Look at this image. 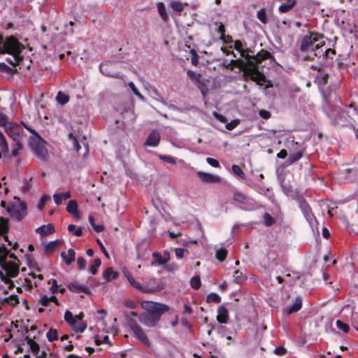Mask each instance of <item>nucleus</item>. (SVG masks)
Segmentation results:
<instances>
[{
  "label": "nucleus",
  "instance_id": "1",
  "mask_svg": "<svg viewBox=\"0 0 358 358\" xmlns=\"http://www.w3.org/2000/svg\"><path fill=\"white\" fill-rule=\"evenodd\" d=\"M141 306L145 312L139 315L138 320L141 324L150 327H155L162 315L169 310L166 305L153 301H142Z\"/></svg>",
  "mask_w": 358,
  "mask_h": 358
},
{
  "label": "nucleus",
  "instance_id": "2",
  "mask_svg": "<svg viewBox=\"0 0 358 358\" xmlns=\"http://www.w3.org/2000/svg\"><path fill=\"white\" fill-rule=\"evenodd\" d=\"M4 52L11 55L6 61L12 65H17L22 59L21 52L24 50V45L14 37L10 36L6 38L3 43Z\"/></svg>",
  "mask_w": 358,
  "mask_h": 358
},
{
  "label": "nucleus",
  "instance_id": "3",
  "mask_svg": "<svg viewBox=\"0 0 358 358\" xmlns=\"http://www.w3.org/2000/svg\"><path fill=\"white\" fill-rule=\"evenodd\" d=\"M238 61L231 60V64H236ZM241 63V67L244 71V73L249 76L251 80L257 82L258 84L265 83L266 78L265 76L261 73L259 70V66H254L253 63L250 62V64H243V61H239Z\"/></svg>",
  "mask_w": 358,
  "mask_h": 358
},
{
  "label": "nucleus",
  "instance_id": "4",
  "mask_svg": "<svg viewBox=\"0 0 358 358\" xmlns=\"http://www.w3.org/2000/svg\"><path fill=\"white\" fill-rule=\"evenodd\" d=\"M84 314L80 313L73 316L72 313L66 310L64 313L65 321L71 327L76 333H83L87 328V324L83 321Z\"/></svg>",
  "mask_w": 358,
  "mask_h": 358
},
{
  "label": "nucleus",
  "instance_id": "5",
  "mask_svg": "<svg viewBox=\"0 0 358 358\" xmlns=\"http://www.w3.org/2000/svg\"><path fill=\"white\" fill-rule=\"evenodd\" d=\"M46 142L41 136L38 138H29V145L34 154L41 160H46L48 157V152L45 148Z\"/></svg>",
  "mask_w": 358,
  "mask_h": 358
},
{
  "label": "nucleus",
  "instance_id": "6",
  "mask_svg": "<svg viewBox=\"0 0 358 358\" xmlns=\"http://www.w3.org/2000/svg\"><path fill=\"white\" fill-rule=\"evenodd\" d=\"M322 39V36L317 33L310 32L302 38L300 50L301 52L313 51L315 45Z\"/></svg>",
  "mask_w": 358,
  "mask_h": 358
},
{
  "label": "nucleus",
  "instance_id": "7",
  "mask_svg": "<svg viewBox=\"0 0 358 358\" xmlns=\"http://www.w3.org/2000/svg\"><path fill=\"white\" fill-rule=\"evenodd\" d=\"M297 202L299 207L300 208L301 212L303 213L305 218L310 227L312 228L314 227H317V220L312 212L309 204L303 198H299L297 199Z\"/></svg>",
  "mask_w": 358,
  "mask_h": 358
},
{
  "label": "nucleus",
  "instance_id": "8",
  "mask_svg": "<svg viewBox=\"0 0 358 358\" xmlns=\"http://www.w3.org/2000/svg\"><path fill=\"white\" fill-rule=\"evenodd\" d=\"M26 209L27 206L25 203L17 201L12 203L11 206L8 208V211L13 219L20 221L25 216Z\"/></svg>",
  "mask_w": 358,
  "mask_h": 358
},
{
  "label": "nucleus",
  "instance_id": "9",
  "mask_svg": "<svg viewBox=\"0 0 358 358\" xmlns=\"http://www.w3.org/2000/svg\"><path fill=\"white\" fill-rule=\"evenodd\" d=\"M129 324L135 334L136 337L145 345H149L150 341L142 328L138 325L134 320H129Z\"/></svg>",
  "mask_w": 358,
  "mask_h": 358
},
{
  "label": "nucleus",
  "instance_id": "10",
  "mask_svg": "<svg viewBox=\"0 0 358 358\" xmlns=\"http://www.w3.org/2000/svg\"><path fill=\"white\" fill-rule=\"evenodd\" d=\"M272 57V55L267 50H262L259 51L255 56L248 55V58H247L246 61L243 62V64H250L253 63L254 66H258V64L261 63L262 61Z\"/></svg>",
  "mask_w": 358,
  "mask_h": 358
},
{
  "label": "nucleus",
  "instance_id": "11",
  "mask_svg": "<svg viewBox=\"0 0 358 358\" xmlns=\"http://www.w3.org/2000/svg\"><path fill=\"white\" fill-rule=\"evenodd\" d=\"M1 267L5 271L9 278H15L19 273V263L16 262H3Z\"/></svg>",
  "mask_w": 358,
  "mask_h": 358
},
{
  "label": "nucleus",
  "instance_id": "12",
  "mask_svg": "<svg viewBox=\"0 0 358 358\" xmlns=\"http://www.w3.org/2000/svg\"><path fill=\"white\" fill-rule=\"evenodd\" d=\"M7 134L11 137L15 141H19V137L22 131V127L17 123L10 122L4 128Z\"/></svg>",
  "mask_w": 358,
  "mask_h": 358
},
{
  "label": "nucleus",
  "instance_id": "13",
  "mask_svg": "<svg viewBox=\"0 0 358 358\" xmlns=\"http://www.w3.org/2000/svg\"><path fill=\"white\" fill-rule=\"evenodd\" d=\"M113 64L110 62L102 63L99 66L100 72L105 76L120 78L122 76L113 70Z\"/></svg>",
  "mask_w": 358,
  "mask_h": 358
},
{
  "label": "nucleus",
  "instance_id": "14",
  "mask_svg": "<svg viewBox=\"0 0 358 358\" xmlns=\"http://www.w3.org/2000/svg\"><path fill=\"white\" fill-rule=\"evenodd\" d=\"M25 341H27V344L29 345V348L33 352V354L38 358H46L47 354L45 351L41 350L40 346L38 343H36L35 341H34L31 338H29L28 336H26Z\"/></svg>",
  "mask_w": 358,
  "mask_h": 358
},
{
  "label": "nucleus",
  "instance_id": "15",
  "mask_svg": "<svg viewBox=\"0 0 358 358\" xmlns=\"http://www.w3.org/2000/svg\"><path fill=\"white\" fill-rule=\"evenodd\" d=\"M313 51L314 52V55L317 57H326L329 52L334 53V50L324 47V43L322 39L315 45V48L313 50Z\"/></svg>",
  "mask_w": 358,
  "mask_h": 358
},
{
  "label": "nucleus",
  "instance_id": "16",
  "mask_svg": "<svg viewBox=\"0 0 358 358\" xmlns=\"http://www.w3.org/2000/svg\"><path fill=\"white\" fill-rule=\"evenodd\" d=\"M196 174L198 177L204 182L217 183L220 181V177L217 175H214L203 171H198Z\"/></svg>",
  "mask_w": 358,
  "mask_h": 358
},
{
  "label": "nucleus",
  "instance_id": "17",
  "mask_svg": "<svg viewBox=\"0 0 358 358\" xmlns=\"http://www.w3.org/2000/svg\"><path fill=\"white\" fill-rule=\"evenodd\" d=\"M68 288L70 291L73 293H85L87 294H90L91 291L90 288L86 285H82L78 284V282H72L68 285Z\"/></svg>",
  "mask_w": 358,
  "mask_h": 358
},
{
  "label": "nucleus",
  "instance_id": "18",
  "mask_svg": "<svg viewBox=\"0 0 358 358\" xmlns=\"http://www.w3.org/2000/svg\"><path fill=\"white\" fill-rule=\"evenodd\" d=\"M160 141V134L158 131L153 130L148 136L145 144L148 146L156 147Z\"/></svg>",
  "mask_w": 358,
  "mask_h": 358
},
{
  "label": "nucleus",
  "instance_id": "19",
  "mask_svg": "<svg viewBox=\"0 0 358 358\" xmlns=\"http://www.w3.org/2000/svg\"><path fill=\"white\" fill-rule=\"evenodd\" d=\"M124 275L135 289L140 290L143 292H148V289L144 288L138 282H137L134 279V278L132 276L131 273L129 271H124Z\"/></svg>",
  "mask_w": 358,
  "mask_h": 358
},
{
  "label": "nucleus",
  "instance_id": "20",
  "mask_svg": "<svg viewBox=\"0 0 358 358\" xmlns=\"http://www.w3.org/2000/svg\"><path fill=\"white\" fill-rule=\"evenodd\" d=\"M301 307L302 299L298 296L295 299L293 303L285 310V313L287 314H292L293 313L298 312Z\"/></svg>",
  "mask_w": 358,
  "mask_h": 358
},
{
  "label": "nucleus",
  "instance_id": "21",
  "mask_svg": "<svg viewBox=\"0 0 358 358\" xmlns=\"http://www.w3.org/2000/svg\"><path fill=\"white\" fill-rule=\"evenodd\" d=\"M229 314L227 309L222 306L217 309V320L220 323L225 324L227 322Z\"/></svg>",
  "mask_w": 358,
  "mask_h": 358
},
{
  "label": "nucleus",
  "instance_id": "22",
  "mask_svg": "<svg viewBox=\"0 0 358 358\" xmlns=\"http://www.w3.org/2000/svg\"><path fill=\"white\" fill-rule=\"evenodd\" d=\"M61 257L66 265H70L76 259V252L72 248H70L67 252H62Z\"/></svg>",
  "mask_w": 358,
  "mask_h": 358
},
{
  "label": "nucleus",
  "instance_id": "23",
  "mask_svg": "<svg viewBox=\"0 0 358 358\" xmlns=\"http://www.w3.org/2000/svg\"><path fill=\"white\" fill-rule=\"evenodd\" d=\"M343 174L350 182H355L358 180V169H346L344 170Z\"/></svg>",
  "mask_w": 358,
  "mask_h": 358
},
{
  "label": "nucleus",
  "instance_id": "24",
  "mask_svg": "<svg viewBox=\"0 0 358 358\" xmlns=\"http://www.w3.org/2000/svg\"><path fill=\"white\" fill-rule=\"evenodd\" d=\"M66 210L73 216L79 217V213L78 211V204L74 200H71L68 202L66 206Z\"/></svg>",
  "mask_w": 358,
  "mask_h": 358
},
{
  "label": "nucleus",
  "instance_id": "25",
  "mask_svg": "<svg viewBox=\"0 0 358 358\" xmlns=\"http://www.w3.org/2000/svg\"><path fill=\"white\" fill-rule=\"evenodd\" d=\"M36 231L41 236H48L54 232V227L51 224L43 225L36 229Z\"/></svg>",
  "mask_w": 358,
  "mask_h": 358
},
{
  "label": "nucleus",
  "instance_id": "26",
  "mask_svg": "<svg viewBox=\"0 0 358 358\" xmlns=\"http://www.w3.org/2000/svg\"><path fill=\"white\" fill-rule=\"evenodd\" d=\"M188 6L187 3H182L177 1H172L170 3V7L176 12H182L186 6Z\"/></svg>",
  "mask_w": 358,
  "mask_h": 358
},
{
  "label": "nucleus",
  "instance_id": "27",
  "mask_svg": "<svg viewBox=\"0 0 358 358\" xmlns=\"http://www.w3.org/2000/svg\"><path fill=\"white\" fill-rule=\"evenodd\" d=\"M234 48L241 53V56L243 57L245 60L248 58V52L250 50L248 49L243 50V44L240 41H236L234 42Z\"/></svg>",
  "mask_w": 358,
  "mask_h": 358
},
{
  "label": "nucleus",
  "instance_id": "28",
  "mask_svg": "<svg viewBox=\"0 0 358 358\" xmlns=\"http://www.w3.org/2000/svg\"><path fill=\"white\" fill-rule=\"evenodd\" d=\"M187 75L188 78H189L195 85L201 80V74L196 71L188 70L187 71Z\"/></svg>",
  "mask_w": 358,
  "mask_h": 358
},
{
  "label": "nucleus",
  "instance_id": "29",
  "mask_svg": "<svg viewBox=\"0 0 358 358\" xmlns=\"http://www.w3.org/2000/svg\"><path fill=\"white\" fill-rule=\"evenodd\" d=\"M55 99L57 103L62 106L65 105L69 101V96L61 91L58 92Z\"/></svg>",
  "mask_w": 358,
  "mask_h": 358
},
{
  "label": "nucleus",
  "instance_id": "30",
  "mask_svg": "<svg viewBox=\"0 0 358 358\" xmlns=\"http://www.w3.org/2000/svg\"><path fill=\"white\" fill-rule=\"evenodd\" d=\"M234 201L241 203L247 204L250 203V199L248 196H246L244 194L241 192H236L234 194Z\"/></svg>",
  "mask_w": 358,
  "mask_h": 358
},
{
  "label": "nucleus",
  "instance_id": "31",
  "mask_svg": "<svg viewBox=\"0 0 358 358\" xmlns=\"http://www.w3.org/2000/svg\"><path fill=\"white\" fill-rule=\"evenodd\" d=\"M302 155H303V154L301 152H296L290 154L289 157L287 159V164L291 165L293 163L299 161L302 157Z\"/></svg>",
  "mask_w": 358,
  "mask_h": 358
},
{
  "label": "nucleus",
  "instance_id": "32",
  "mask_svg": "<svg viewBox=\"0 0 358 358\" xmlns=\"http://www.w3.org/2000/svg\"><path fill=\"white\" fill-rule=\"evenodd\" d=\"M281 187L282 189L283 192L288 196H293V189L292 187L290 185L289 182H286L285 180L281 182Z\"/></svg>",
  "mask_w": 358,
  "mask_h": 358
},
{
  "label": "nucleus",
  "instance_id": "33",
  "mask_svg": "<svg viewBox=\"0 0 358 358\" xmlns=\"http://www.w3.org/2000/svg\"><path fill=\"white\" fill-rule=\"evenodd\" d=\"M103 278L106 281L115 279L117 277V273L114 272L113 268H107L103 273Z\"/></svg>",
  "mask_w": 358,
  "mask_h": 358
},
{
  "label": "nucleus",
  "instance_id": "34",
  "mask_svg": "<svg viewBox=\"0 0 358 358\" xmlns=\"http://www.w3.org/2000/svg\"><path fill=\"white\" fill-rule=\"evenodd\" d=\"M296 4V1L294 0L290 3H282L279 6V11L280 13H287L291 10Z\"/></svg>",
  "mask_w": 358,
  "mask_h": 358
},
{
  "label": "nucleus",
  "instance_id": "35",
  "mask_svg": "<svg viewBox=\"0 0 358 358\" xmlns=\"http://www.w3.org/2000/svg\"><path fill=\"white\" fill-rule=\"evenodd\" d=\"M152 257L155 258L156 262L159 265H164L169 261L168 258H163L159 252H154Z\"/></svg>",
  "mask_w": 358,
  "mask_h": 358
},
{
  "label": "nucleus",
  "instance_id": "36",
  "mask_svg": "<svg viewBox=\"0 0 358 358\" xmlns=\"http://www.w3.org/2000/svg\"><path fill=\"white\" fill-rule=\"evenodd\" d=\"M231 171H232V173L235 176H238L239 178H241L242 179H244L245 178V175L244 172L242 171V169H241V167L239 166L234 164L231 166Z\"/></svg>",
  "mask_w": 358,
  "mask_h": 358
},
{
  "label": "nucleus",
  "instance_id": "37",
  "mask_svg": "<svg viewBox=\"0 0 358 358\" xmlns=\"http://www.w3.org/2000/svg\"><path fill=\"white\" fill-rule=\"evenodd\" d=\"M206 301L208 303H219L221 301V297L216 293L211 292L207 296Z\"/></svg>",
  "mask_w": 358,
  "mask_h": 358
},
{
  "label": "nucleus",
  "instance_id": "38",
  "mask_svg": "<svg viewBox=\"0 0 358 358\" xmlns=\"http://www.w3.org/2000/svg\"><path fill=\"white\" fill-rule=\"evenodd\" d=\"M8 255V250L3 244L0 245V265L2 262H6Z\"/></svg>",
  "mask_w": 358,
  "mask_h": 358
},
{
  "label": "nucleus",
  "instance_id": "39",
  "mask_svg": "<svg viewBox=\"0 0 358 358\" xmlns=\"http://www.w3.org/2000/svg\"><path fill=\"white\" fill-rule=\"evenodd\" d=\"M157 8L159 15L162 17L163 20H165L167 18L165 5L162 2H159L157 4Z\"/></svg>",
  "mask_w": 358,
  "mask_h": 358
},
{
  "label": "nucleus",
  "instance_id": "40",
  "mask_svg": "<svg viewBox=\"0 0 358 358\" xmlns=\"http://www.w3.org/2000/svg\"><path fill=\"white\" fill-rule=\"evenodd\" d=\"M0 149L3 152L8 150V143L3 133L0 131Z\"/></svg>",
  "mask_w": 358,
  "mask_h": 358
},
{
  "label": "nucleus",
  "instance_id": "41",
  "mask_svg": "<svg viewBox=\"0 0 358 358\" xmlns=\"http://www.w3.org/2000/svg\"><path fill=\"white\" fill-rule=\"evenodd\" d=\"M227 255V250L224 248H220L216 251L215 257L220 262H223Z\"/></svg>",
  "mask_w": 358,
  "mask_h": 358
},
{
  "label": "nucleus",
  "instance_id": "42",
  "mask_svg": "<svg viewBox=\"0 0 358 358\" xmlns=\"http://www.w3.org/2000/svg\"><path fill=\"white\" fill-rule=\"evenodd\" d=\"M244 280V275L243 273L238 270L234 271L233 275V281L235 283L240 284Z\"/></svg>",
  "mask_w": 358,
  "mask_h": 358
},
{
  "label": "nucleus",
  "instance_id": "43",
  "mask_svg": "<svg viewBox=\"0 0 358 358\" xmlns=\"http://www.w3.org/2000/svg\"><path fill=\"white\" fill-rule=\"evenodd\" d=\"M47 338L50 342H52L54 341H56L58 339V332L57 330L50 329L47 334H46Z\"/></svg>",
  "mask_w": 358,
  "mask_h": 358
},
{
  "label": "nucleus",
  "instance_id": "44",
  "mask_svg": "<svg viewBox=\"0 0 358 358\" xmlns=\"http://www.w3.org/2000/svg\"><path fill=\"white\" fill-rule=\"evenodd\" d=\"M196 85L199 89L203 96L204 97L208 92V87L207 85L203 80H201Z\"/></svg>",
  "mask_w": 358,
  "mask_h": 358
},
{
  "label": "nucleus",
  "instance_id": "45",
  "mask_svg": "<svg viewBox=\"0 0 358 358\" xmlns=\"http://www.w3.org/2000/svg\"><path fill=\"white\" fill-rule=\"evenodd\" d=\"M257 18L259 20V21L263 24H266L268 22L267 20V14L264 9H260L257 12Z\"/></svg>",
  "mask_w": 358,
  "mask_h": 358
},
{
  "label": "nucleus",
  "instance_id": "46",
  "mask_svg": "<svg viewBox=\"0 0 358 358\" xmlns=\"http://www.w3.org/2000/svg\"><path fill=\"white\" fill-rule=\"evenodd\" d=\"M8 231V222L3 217H0V234L6 233Z\"/></svg>",
  "mask_w": 358,
  "mask_h": 358
},
{
  "label": "nucleus",
  "instance_id": "47",
  "mask_svg": "<svg viewBox=\"0 0 358 358\" xmlns=\"http://www.w3.org/2000/svg\"><path fill=\"white\" fill-rule=\"evenodd\" d=\"M58 244H59V243L57 241H50L48 244L45 245V250L48 252H53L54 250H55V249L58 246Z\"/></svg>",
  "mask_w": 358,
  "mask_h": 358
},
{
  "label": "nucleus",
  "instance_id": "48",
  "mask_svg": "<svg viewBox=\"0 0 358 358\" xmlns=\"http://www.w3.org/2000/svg\"><path fill=\"white\" fill-rule=\"evenodd\" d=\"M68 230L69 232H73V234L76 236H80L83 235V230L80 227L76 228V226L74 224H70L68 227Z\"/></svg>",
  "mask_w": 358,
  "mask_h": 358
},
{
  "label": "nucleus",
  "instance_id": "49",
  "mask_svg": "<svg viewBox=\"0 0 358 358\" xmlns=\"http://www.w3.org/2000/svg\"><path fill=\"white\" fill-rule=\"evenodd\" d=\"M190 284H191V287L193 289H199L201 286V280H200L199 276H194L193 278H192L191 280H190Z\"/></svg>",
  "mask_w": 358,
  "mask_h": 358
},
{
  "label": "nucleus",
  "instance_id": "50",
  "mask_svg": "<svg viewBox=\"0 0 358 358\" xmlns=\"http://www.w3.org/2000/svg\"><path fill=\"white\" fill-rule=\"evenodd\" d=\"M101 261L100 259H95L94 264L91 266L90 270L92 275H95L97 273L98 268L101 266Z\"/></svg>",
  "mask_w": 358,
  "mask_h": 358
},
{
  "label": "nucleus",
  "instance_id": "51",
  "mask_svg": "<svg viewBox=\"0 0 358 358\" xmlns=\"http://www.w3.org/2000/svg\"><path fill=\"white\" fill-rule=\"evenodd\" d=\"M275 222V220L268 213H265L264 215V224L265 226H271Z\"/></svg>",
  "mask_w": 358,
  "mask_h": 358
},
{
  "label": "nucleus",
  "instance_id": "52",
  "mask_svg": "<svg viewBox=\"0 0 358 358\" xmlns=\"http://www.w3.org/2000/svg\"><path fill=\"white\" fill-rule=\"evenodd\" d=\"M336 327L338 329L343 331L344 333H347L349 331V327L347 324L343 322L341 320H337L336 322Z\"/></svg>",
  "mask_w": 358,
  "mask_h": 358
},
{
  "label": "nucleus",
  "instance_id": "53",
  "mask_svg": "<svg viewBox=\"0 0 358 358\" xmlns=\"http://www.w3.org/2000/svg\"><path fill=\"white\" fill-rule=\"evenodd\" d=\"M48 284H51L50 291L52 294L58 292V285L55 279H50L48 280Z\"/></svg>",
  "mask_w": 358,
  "mask_h": 358
},
{
  "label": "nucleus",
  "instance_id": "54",
  "mask_svg": "<svg viewBox=\"0 0 358 358\" xmlns=\"http://www.w3.org/2000/svg\"><path fill=\"white\" fill-rule=\"evenodd\" d=\"M159 158L160 159H162L166 162H168L169 164H175L176 163V159L170 155H159Z\"/></svg>",
  "mask_w": 358,
  "mask_h": 358
},
{
  "label": "nucleus",
  "instance_id": "55",
  "mask_svg": "<svg viewBox=\"0 0 358 358\" xmlns=\"http://www.w3.org/2000/svg\"><path fill=\"white\" fill-rule=\"evenodd\" d=\"M218 27H217V33L220 34V39L221 40H224L225 38V35H224V32H225V29H224V26L222 24V23H216Z\"/></svg>",
  "mask_w": 358,
  "mask_h": 358
},
{
  "label": "nucleus",
  "instance_id": "56",
  "mask_svg": "<svg viewBox=\"0 0 358 358\" xmlns=\"http://www.w3.org/2000/svg\"><path fill=\"white\" fill-rule=\"evenodd\" d=\"M128 86L131 88V91L133 92V93L136 96H138V98L140 99H143V96L142 94L139 92V91L136 89L135 85L134 84L133 82H129L128 83Z\"/></svg>",
  "mask_w": 358,
  "mask_h": 358
},
{
  "label": "nucleus",
  "instance_id": "57",
  "mask_svg": "<svg viewBox=\"0 0 358 358\" xmlns=\"http://www.w3.org/2000/svg\"><path fill=\"white\" fill-rule=\"evenodd\" d=\"M239 122H240V121L238 120H233L227 124L226 128L228 130H232L238 126Z\"/></svg>",
  "mask_w": 358,
  "mask_h": 358
},
{
  "label": "nucleus",
  "instance_id": "58",
  "mask_svg": "<svg viewBox=\"0 0 358 358\" xmlns=\"http://www.w3.org/2000/svg\"><path fill=\"white\" fill-rule=\"evenodd\" d=\"M49 199L50 197L48 195L43 196L40 200L39 203L38 204V208L39 210H42Z\"/></svg>",
  "mask_w": 358,
  "mask_h": 358
},
{
  "label": "nucleus",
  "instance_id": "59",
  "mask_svg": "<svg viewBox=\"0 0 358 358\" xmlns=\"http://www.w3.org/2000/svg\"><path fill=\"white\" fill-rule=\"evenodd\" d=\"M77 264L80 270H84L86 268V261L83 257H79L77 259Z\"/></svg>",
  "mask_w": 358,
  "mask_h": 358
},
{
  "label": "nucleus",
  "instance_id": "60",
  "mask_svg": "<svg viewBox=\"0 0 358 358\" xmlns=\"http://www.w3.org/2000/svg\"><path fill=\"white\" fill-rule=\"evenodd\" d=\"M22 149V144L19 142V141H16L15 148H14L12 150V155L15 157L18 155L19 151Z\"/></svg>",
  "mask_w": 358,
  "mask_h": 358
},
{
  "label": "nucleus",
  "instance_id": "61",
  "mask_svg": "<svg viewBox=\"0 0 358 358\" xmlns=\"http://www.w3.org/2000/svg\"><path fill=\"white\" fill-rule=\"evenodd\" d=\"M40 303L43 306H49L50 301H49L48 296L47 295H42L40 298Z\"/></svg>",
  "mask_w": 358,
  "mask_h": 358
},
{
  "label": "nucleus",
  "instance_id": "62",
  "mask_svg": "<svg viewBox=\"0 0 358 358\" xmlns=\"http://www.w3.org/2000/svg\"><path fill=\"white\" fill-rule=\"evenodd\" d=\"M206 162L209 165L212 166L213 167L217 168L220 166L219 162L215 159L208 157L206 158Z\"/></svg>",
  "mask_w": 358,
  "mask_h": 358
},
{
  "label": "nucleus",
  "instance_id": "63",
  "mask_svg": "<svg viewBox=\"0 0 358 358\" xmlns=\"http://www.w3.org/2000/svg\"><path fill=\"white\" fill-rule=\"evenodd\" d=\"M259 116L265 120H268L271 117V113L266 110H260L259 111Z\"/></svg>",
  "mask_w": 358,
  "mask_h": 358
},
{
  "label": "nucleus",
  "instance_id": "64",
  "mask_svg": "<svg viewBox=\"0 0 358 358\" xmlns=\"http://www.w3.org/2000/svg\"><path fill=\"white\" fill-rule=\"evenodd\" d=\"M8 123H10V122L8 120L7 116L3 114H0V125L5 128Z\"/></svg>",
  "mask_w": 358,
  "mask_h": 358
}]
</instances>
